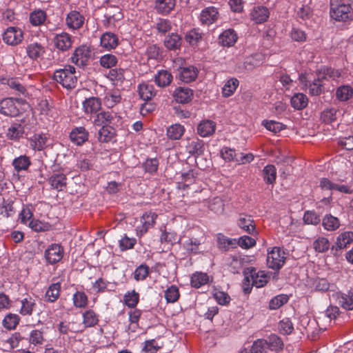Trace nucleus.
I'll use <instances>...</instances> for the list:
<instances>
[{
    "mask_svg": "<svg viewBox=\"0 0 353 353\" xmlns=\"http://www.w3.org/2000/svg\"><path fill=\"white\" fill-rule=\"evenodd\" d=\"M316 78L313 81H307L305 77H301V81L304 84L305 90L311 96H319L323 91V80L335 79L340 76L338 70L331 68H323L316 74Z\"/></svg>",
    "mask_w": 353,
    "mask_h": 353,
    "instance_id": "1",
    "label": "nucleus"
},
{
    "mask_svg": "<svg viewBox=\"0 0 353 353\" xmlns=\"http://www.w3.org/2000/svg\"><path fill=\"white\" fill-rule=\"evenodd\" d=\"M330 15L336 21H351L353 20V8L344 0H330Z\"/></svg>",
    "mask_w": 353,
    "mask_h": 353,
    "instance_id": "2",
    "label": "nucleus"
},
{
    "mask_svg": "<svg viewBox=\"0 0 353 353\" xmlns=\"http://www.w3.org/2000/svg\"><path fill=\"white\" fill-rule=\"evenodd\" d=\"M78 78L79 75L76 68L70 65H65L63 68L56 70L53 75V79L68 90H71L76 87Z\"/></svg>",
    "mask_w": 353,
    "mask_h": 353,
    "instance_id": "3",
    "label": "nucleus"
},
{
    "mask_svg": "<svg viewBox=\"0 0 353 353\" xmlns=\"http://www.w3.org/2000/svg\"><path fill=\"white\" fill-rule=\"evenodd\" d=\"M23 101L13 97H7L0 101V113L6 117H15L22 112Z\"/></svg>",
    "mask_w": 353,
    "mask_h": 353,
    "instance_id": "4",
    "label": "nucleus"
},
{
    "mask_svg": "<svg viewBox=\"0 0 353 353\" xmlns=\"http://www.w3.org/2000/svg\"><path fill=\"white\" fill-rule=\"evenodd\" d=\"M243 284L251 285L256 288H262L268 282L269 276L265 271H258L254 268H247L244 271Z\"/></svg>",
    "mask_w": 353,
    "mask_h": 353,
    "instance_id": "5",
    "label": "nucleus"
},
{
    "mask_svg": "<svg viewBox=\"0 0 353 353\" xmlns=\"http://www.w3.org/2000/svg\"><path fill=\"white\" fill-rule=\"evenodd\" d=\"M287 253L283 248L274 247L271 250L268 251L267 265L269 268L279 271L284 265Z\"/></svg>",
    "mask_w": 353,
    "mask_h": 353,
    "instance_id": "6",
    "label": "nucleus"
},
{
    "mask_svg": "<svg viewBox=\"0 0 353 353\" xmlns=\"http://www.w3.org/2000/svg\"><path fill=\"white\" fill-rule=\"evenodd\" d=\"M157 214L152 211H148L143 214L140 218V224L136 227V235L142 237L153 228L156 223Z\"/></svg>",
    "mask_w": 353,
    "mask_h": 353,
    "instance_id": "7",
    "label": "nucleus"
},
{
    "mask_svg": "<svg viewBox=\"0 0 353 353\" xmlns=\"http://www.w3.org/2000/svg\"><path fill=\"white\" fill-rule=\"evenodd\" d=\"M91 57V50L85 45L77 48L71 57V61L78 66H85Z\"/></svg>",
    "mask_w": 353,
    "mask_h": 353,
    "instance_id": "8",
    "label": "nucleus"
},
{
    "mask_svg": "<svg viewBox=\"0 0 353 353\" xmlns=\"http://www.w3.org/2000/svg\"><path fill=\"white\" fill-rule=\"evenodd\" d=\"M64 249L59 243L50 245L44 252V257L47 263L54 265L59 262L63 257Z\"/></svg>",
    "mask_w": 353,
    "mask_h": 353,
    "instance_id": "9",
    "label": "nucleus"
},
{
    "mask_svg": "<svg viewBox=\"0 0 353 353\" xmlns=\"http://www.w3.org/2000/svg\"><path fill=\"white\" fill-rule=\"evenodd\" d=\"M23 39V31L17 27H9L3 32V41L10 46H17L19 44Z\"/></svg>",
    "mask_w": 353,
    "mask_h": 353,
    "instance_id": "10",
    "label": "nucleus"
},
{
    "mask_svg": "<svg viewBox=\"0 0 353 353\" xmlns=\"http://www.w3.org/2000/svg\"><path fill=\"white\" fill-rule=\"evenodd\" d=\"M53 42L54 47L58 50L65 52L72 48L74 42V37L70 34L63 32L60 34H57L54 36Z\"/></svg>",
    "mask_w": 353,
    "mask_h": 353,
    "instance_id": "11",
    "label": "nucleus"
},
{
    "mask_svg": "<svg viewBox=\"0 0 353 353\" xmlns=\"http://www.w3.org/2000/svg\"><path fill=\"white\" fill-rule=\"evenodd\" d=\"M264 61V57L261 54L255 53L246 57L243 63L238 65V72L243 70L252 71L255 68L261 65Z\"/></svg>",
    "mask_w": 353,
    "mask_h": 353,
    "instance_id": "12",
    "label": "nucleus"
},
{
    "mask_svg": "<svg viewBox=\"0 0 353 353\" xmlns=\"http://www.w3.org/2000/svg\"><path fill=\"white\" fill-rule=\"evenodd\" d=\"M236 223L237 225L244 232L251 235L256 234V225L251 215L239 214Z\"/></svg>",
    "mask_w": 353,
    "mask_h": 353,
    "instance_id": "13",
    "label": "nucleus"
},
{
    "mask_svg": "<svg viewBox=\"0 0 353 353\" xmlns=\"http://www.w3.org/2000/svg\"><path fill=\"white\" fill-rule=\"evenodd\" d=\"M117 114L113 111H102L97 114L94 119V124L97 126H110L114 123Z\"/></svg>",
    "mask_w": 353,
    "mask_h": 353,
    "instance_id": "14",
    "label": "nucleus"
},
{
    "mask_svg": "<svg viewBox=\"0 0 353 353\" xmlns=\"http://www.w3.org/2000/svg\"><path fill=\"white\" fill-rule=\"evenodd\" d=\"M142 314L143 311L137 308L130 309L128 312L129 324L126 328L127 332L134 333L140 328L139 320Z\"/></svg>",
    "mask_w": 353,
    "mask_h": 353,
    "instance_id": "15",
    "label": "nucleus"
},
{
    "mask_svg": "<svg viewBox=\"0 0 353 353\" xmlns=\"http://www.w3.org/2000/svg\"><path fill=\"white\" fill-rule=\"evenodd\" d=\"M83 112L87 114L98 113L101 108V101L99 97L86 98L82 103Z\"/></svg>",
    "mask_w": 353,
    "mask_h": 353,
    "instance_id": "16",
    "label": "nucleus"
},
{
    "mask_svg": "<svg viewBox=\"0 0 353 353\" xmlns=\"http://www.w3.org/2000/svg\"><path fill=\"white\" fill-rule=\"evenodd\" d=\"M193 90L186 87H178L173 93V97L179 103H188L193 99Z\"/></svg>",
    "mask_w": 353,
    "mask_h": 353,
    "instance_id": "17",
    "label": "nucleus"
},
{
    "mask_svg": "<svg viewBox=\"0 0 353 353\" xmlns=\"http://www.w3.org/2000/svg\"><path fill=\"white\" fill-rule=\"evenodd\" d=\"M353 243V232L345 231L341 232L336 237L335 243L332 247V250L336 251L345 249L348 245Z\"/></svg>",
    "mask_w": 353,
    "mask_h": 353,
    "instance_id": "18",
    "label": "nucleus"
},
{
    "mask_svg": "<svg viewBox=\"0 0 353 353\" xmlns=\"http://www.w3.org/2000/svg\"><path fill=\"white\" fill-rule=\"evenodd\" d=\"M219 12L214 6H210L203 9L200 14V21L202 24L207 26L216 22L219 19Z\"/></svg>",
    "mask_w": 353,
    "mask_h": 353,
    "instance_id": "19",
    "label": "nucleus"
},
{
    "mask_svg": "<svg viewBox=\"0 0 353 353\" xmlns=\"http://www.w3.org/2000/svg\"><path fill=\"white\" fill-rule=\"evenodd\" d=\"M173 80L172 73L167 70H159L154 76V82L161 88L169 86Z\"/></svg>",
    "mask_w": 353,
    "mask_h": 353,
    "instance_id": "20",
    "label": "nucleus"
},
{
    "mask_svg": "<svg viewBox=\"0 0 353 353\" xmlns=\"http://www.w3.org/2000/svg\"><path fill=\"white\" fill-rule=\"evenodd\" d=\"M199 74V70L193 65H188L180 68L179 73V79L188 83L196 80Z\"/></svg>",
    "mask_w": 353,
    "mask_h": 353,
    "instance_id": "21",
    "label": "nucleus"
},
{
    "mask_svg": "<svg viewBox=\"0 0 353 353\" xmlns=\"http://www.w3.org/2000/svg\"><path fill=\"white\" fill-rule=\"evenodd\" d=\"M84 17L80 12L75 10L70 12L65 19L68 27L72 30L81 28L84 23Z\"/></svg>",
    "mask_w": 353,
    "mask_h": 353,
    "instance_id": "22",
    "label": "nucleus"
},
{
    "mask_svg": "<svg viewBox=\"0 0 353 353\" xmlns=\"http://www.w3.org/2000/svg\"><path fill=\"white\" fill-rule=\"evenodd\" d=\"M49 182L52 188L57 191H61L66 187L67 177L64 173L56 172V170H53V172L49 179Z\"/></svg>",
    "mask_w": 353,
    "mask_h": 353,
    "instance_id": "23",
    "label": "nucleus"
},
{
    "mask_svg": "<svg viewBox=\"0 0 353 353\" xmlns=\"http://www.w3.org/2000/svg\"><path fill=\"white\" fill-rule=\"evenodd\" d=\"M19 302L21 307L19 310V313L22 316H32L37 307L36 301L32 297L27 296L21 299Z\"/></svg>",
    "mask_w": 353,
    "mask_h": 353,
    "instance_id": "24",
    "label": "nucleus"
},
{
    "mask_svg": "<svg viewBox=\"0 0 353 353\" xmlns=\"http://www.w3.org/2000/svg\"><path fill=\"white\" fill-rule=\"evenodd\" d=\"M88 137L89 133L84 127L75 128L70 134L71 141L77 145H81L88 141Z\"/></svg>",
    "mask_w": 353,
    "mask_h": 353,
    "instance_id": "25",
    "label": "nucleus"
},
{
    "mask_svg": "<svg viewBox=\"0 0 353 353\" xmlns=\"http://www.w3.org/2000/svg\"><path fill=\"white\" fill-rule=\"evenodd\" d=\"M101 45L108 50L115 49L119 44V39L117 34L111 32L103 33L100 39Z\"/></svg>",
    "mask_w": 353,
    "mask_h": 353,
    "instance_id": "26",
    "label": "nucleus"
},
{
    "mask_svg": "<svg viewBox=\"0 0 353 353\" xmlns=\"http://www.w3.org/2000/svg\"><path fill=\"white\" fill-rule=\"evenodd\" d=\"M238 36L233 29L224 30L219 37V43L225 47L233 46L237 41Z\"/></svg>",
    "mask_w": 353,
    "mask_h": 353,
    "instance_id": "27",
    "label": "nucleus"
},
{
    "mask_svg": "<svg viewBox=\"0 0 353 353\" xmlns=\"http://www.w3.org/2000/svg\"><path fill=\"white\" fill-rule=\"evenodd\" d=\"M216 123L212 120H203L197 126V133L202 137L212 135L216 130Z\"/></svg>",
    "mask_w": 353,
    "mask_h": 353,
    "instance_id": "28",
    "label": "nucleus"
},
{
    "mask_svg": "<svg viewBox=\"0 0 353 353\" xmlns=\"http://www.w3.org/2000/svg\"><path fill=\"white\" fill-rule=\"evenodd\" d=\"M176 6V0H156L154 9L162 15H168L174 10Z\"/></svg>",
    "mask_w": 353,
    "mask_h": 353,
    "instance_id": "29",
    "label": "nucleus"
},
{
    "mask_svg": "<svg viewBox=\"0 0 353 353\" xmlns=\"http://www.w3.org/2000/svg\"><path fill=\"white\" fill-rule=\"evenodd\" d=\"M251 19L256 23H262L267 21L270 16L268 9L264 6L254 7L250 13Z\"/></svg>",
    "mask_w": 353,
    "mask_h": 353,
    "instance_id": "30",
    "label": "nucleus"
},
{
    "mask_svg": "<svg viewBox=\"0 0 353 353\" xmlns=\"http://www.w3.org/2000/svg\"><path fill=\"white\" fill-rule=\"evenodd\" d=\"M185 148L187 152L193 156L203 154L205 149L203 141L199 139H188Z\"/></svg>",
    "mask_w": 353,
    "mask_h": 353,
    "instance_id": "31",
    "label": "nucleus"
},
{
    "mask_svg": "<svg viewBox=\"0 0 353 353\" xmlns=\"http://www.w3.org/2000/svg\"><path fill=\"white\" fill-rule=\"evenodd\" d=\"M122 99L119 90H110L105 92L103 103L108 108H112L119 103Z\"/></svg>",
    "mask_w": 353,
    "mask_h": 353,
    "instance_id": "32",
    "label": "nucleus"
},
{
    "mask_svg": "<svg viewBox=\"0 0 353 353\" xmlns=\"http://www.w3.org/2000/svg\"><path fill=\"white\" fill-rule=\"evenodd\" d=\"M61 284L60 282L52 283L45 293V301L48 303H54L60 296Z\"/></svg>",
    "mask_w": 353,
    "mask_h": 353,
    "instance_id": "33",
    "label": "nucleus"
},
{
    "mask_svg": "<svg viewBox=\"0 0 353 353\" xmlns=\"http://www.w3.org/2000/svg\"><path fill=\"white\" fill-rule=\"evenodd\" d=\"M3 83L7 85L16 94L25 95L26 93V87L21 83L18 78L10 77L3 79Z\"/></svg>",
    "mask_w": 353,
    "mask_h": 353,
    "instance_id": "34",
    "label": "nucleus"
},
{
    "mask_svg": "<svg viewBox=\"0 0 353 353\" xmlns=\"http://www.w3.org/2000/svg\"><path fill=\"white\" fill-rule=\"evenodd\" d=\"M30 145L34 150L41 151L47 146L48 137L45 134H35L30 139Z\"/></svg>",
    "mask_w": 353,
    "mask_h": 353,
    "instance_id": "35",
    "label": "nucleus"
},
{
    "mask_svg": "<svg viewBox=\"0 0 353 353\" xmlns=\"http://www.w3.org/2000/svg\"><path fill=\"white\" fill-rule=\"evenodd\" d=\"M28 56L32 60H37L43 57L46 52L45 47L41 44L34 42L30 43L26 48Z\"/></svg>",
    "mask_w": 353,
    "mask_h": 353,
    "instance_id": "36",
    "label": "nucleus"
},
{
    "mask_svg": "<svg viewBox=\"0 0 353 353\" xmlns=\"http://www.w3.org/2000/svg\"><path fill=\"white\" fill-rule=\"evenodd\" d=\"M138 91L140 97L143 101L151 100L157 94V91L152 85L147 83H142L138 86Z\"/></svg>",
    "mask_w": 353,
    "mask_h": 353,
    "instance_id": "37",
    "label": "nucleus"
},
{
    "mask_svg": "<svg viewBox=\"0 0 353 353\" xmlns=\"http://www.w3.org/2000/svg\"><path fill=\"white\" fill-rule=\"evenodd\" d=\"M185 132V128L179 123H174L167 128L166 135L170 140H179Z\"/></svg>",
    "mask_w": 353,
    "mask_h": 353,
    "instance_id": "38",
    "label": "nucleus"
},
{
    "mask_svg": "<svg viewBox=\"0 0 353 353\" xmlns=\"http://www.w3.org/2000/svg\"><path fill=\"white\" fill-rule=\"evenodd\" d=\"M29 19L33 26H39L45 24L47 20V14L43 10L37 9L30 14Z\"/></svg>",
    "mask_w": 353,
    "mask_h": 353,
    "instance_id": "39",
    "label": "nucleus"
},
{
    "mask_svg": "<svg viewBox=\"0 0 353 353\" xmlns=\"http://www.w3.org/2000/svg\"><path fill=\"white\" fill-rule=\"evenodd\" d=\"M322 225L327 231L336 230L341 225L339 219L332 214H326L322 219Z\"/></svg>",
    "mask_w": 353,
    "mask_h": 353,
    "instance_id": "40",
    "label": "nucleus"
},
{
    "mask_svg": "<svg viewBox=\"0 0 353 353\" xmlns=\"http://www.w3.org/2000/svg\"><path fill=\"white\" fill-rule=\"evenodd\" d=\"M83 324L85 327H92L99 323V316L92 310H88L82 314Z\"/></svg>",
    "mask_w": 353,
    "mask_h": 353,
    "instance_id": "41",
    "label": "nucleus"
},
{
    "mask_svg": "<svg viewBox=\"0 0 353 353\" xmlns=\"http://www.w3.org/2000/svg\"><path fill=\"white\" fill-rule=\"evenodd\" d=\"M209 281L208 274L201 272H196L191 276L190 283L192 287L199 288Z\"/></svg>",
    "mask_w": 353,
    "mask_h": 353,
    "instance_id": "42",
    "label": "nucleus"
},
{
    "mask_svg": "<svg viewBox=\"0 0 353 353\" xmlns=\"http://www.w3.org/2000/svg\"><path fill=\"white\" fill-rule=\"evenodd\" d=\"M352 95L353 88L348 85H341L336 90V97L340 101H347Z\"/></svg>",
    "mask_w": 353,
    "mask_h": 353,
    "instance_id": "43",
    "label": "nucleus"
},
{
    "mask_svg": "<svg viewBox=\"0 0 353 353\" xmlns=\"http://www.w3.org/2000/svg\"><path fill=\"white\" fill-rule=\"evenodd\" d=\"M290 102L294 109L303 110L307 105L308 99L303 93H296L292 97Z\"/></svg>",
    "mask_w": 353,
    "mask_h": 353,
    "instance_id": "44",
    "label": "nucleus"
},
{
    "mask_svg": "<svg viewBox=\"0 0 353 353\" xmlns=\"http://www.w3.org/2000/svg\"><path fill=\"white\" fill-rule=\"evenodd\" d=\"M182 43V39L180 35L176 33L169 34L164 41L165 46L169 50L179 49Z\"/></svg>",
    "mask_w": 353,
    "mask_h": 353,
    "instance_id": "45",
    "label": "nucleus"
},
{
    "mask_svg": "<svg viewBox=\"0 0 353 353\" xmlns=\"http://www.w3.org/2000/svg\"><path fill=\"white\" fill-rule=\"evenodd\" d=\"M239 85V81L236 78L228 79L222 88V94L225 97L232 96Z\"/></svg>",
    "mask_w": 353,
    "mask_h": 353,
    "instance_id": "46",
    "label": "nucleus"
},
{
    "mask_svg": "<svg viewBox=\"0 0 353 353\" xmlns=\"http://www.w3.org/2000/svg\"><path fill=\"white\" fill-rule=\"evenodd\" d=\"M139 301V294L135 290L128 291L123 296V302L130 309H135Z\"/></svg>",
    "mask_w": 353,
    "mask_h": 353,
    "instance_id": "47",
    "label": "nucleus"
},
{
    "mask_svg": "<svg viewBox=\"0 0 353 353\" xmlns=\"http://www.w3.org/2000/svg\"><path fill=\"white\" fill-rule=\"evenodd\" d=\"M312 246L315 252L323 253L329 250L330 243L327 238L319 236L313 241Z\"/></svg>",
    "mask_w": 353,
    "mask_h": 353,
    "instance_id": "48",
    "label": "nucleus"
},
{
    "mask_svg": "<svg viewBox=\"0 0 353 353\" xmlns=\"http://www.w3.org/2000/svg\"><path fill=\"white\" fill-rule=\"evenodd\" d=\"M73 305L77 308H85L88 304V298L83 291H77L72 296Z\"/></svg>",
    "mask_w": 353,
    "mask_h": 353,
    "instance_id": "49",
    "label": "nucleus"
},
{
    "mask_svg": "<svg viewBox=\"0 0 353 353\" xmlns=\"http://www.w3.org/2000/svg\"><path fill=\"white\" fill-rule=\"evenodd\" d=\"M20 317L17 314L9 313L4 317L3 320V325L7 330H14L19 325Z\"/></svg>",
    "mask_w": 353,
    "mask_h": 353,
    "instance_id": "50",
    "label": "nucleus"
},
{
    "mask_svg": "<svg viewBox=\"0 0 353 353\" xmlns=\"http://www.w3.org/2000/svg\"><path fill=\"white\" fill-rule=\"evenodd\" d=\"M98 132V139L100 142L108 143L112 141L114 136V129L110 126H101Z\"/></svg>",
    "mask_w": 353,
    "mask_h": 353,
    "instance_id": "51",
    "label": "nucleus"
},
{
    "mask_svg": "<svg viewBox=\"0 0 353 353\" xmlns=\"http://www.w3.org/2000/svg\"><path fill=\"white\" fill-rule=\"evenodd\" d=\"M201 244V241L198 239L189 238L184 241L183 247L188 253L196 254L199 253Z\"/></svg>",
    "mask_w": 353,
    "mask_h": 353,
    "instance_id": "52",
    "label": "nucleus"
},
{
    "mask_svg": "<svg viewBox=\"0 0 353 353\" xmlns=\"http://www.w3.org/2000/svg\"><path fill=\"white\" fill-rule=\"evenodd\" d=\"M125 70L123 68H112L107 74V78L114 83H122L125 80Z\"/></svg>",
    "mask_w": 353,
    "mask_h": 353,
    "instance_id": "53",
    "label": "nucleus"
},
{
    "mask_svg": "<svg viewBox=\"0 0 353 353\" xmlns=\"http://www.w3.org/2000/svg\"><path fill=\"white\" fill-rule=\"evenodd\" d=\"M202 35V32H201L199 29L194 28L185 34V41L190 46H194L201 41Z\"/></svg>",
    "mask_w": 353,
    "mask_h": 353,
    "instance_id": "54",
    "label": "nucleus"
},
{
    "mask_svg": "<svg viewBox=\"0 0 353 353\" xmlns=\"http://www.w3.org/2000/svg\"><path fill=\"white\" fill-rule=\"evenodd\" d=\"M267 345H268V350L271 351H279L283 348V343L280 337L276 334H271L269 337L265 339Z\"/></svg>",
    "mask_w": 353,
    "mask_h": 353,
    "instance_id": "55",
    "label": "nucleus"
},
{
    "mask_svg": "<svg viewBox=\"0 0 353 353\" xmlns=\"http://www.w3.org/2000/svg\"><path fill=\"white\" fill-rule=\"evenodd\" d=\"M263 180L268 184H273L276 178V169L273 165H267L263 170Z\"/></svg>",
    "mask_w": 353,
    "mask_h": 353,
    "instance_id": "56",
    "label": "nucleus"
},
{
    "mask_svg": "<svg viewBox=\"0 0 353 353\" xmlns=\"http://www.w3.org/2000/svg\"><path fill=\"white\" fill-rule=\"evenodd\" d=\"M24 132L23 126L21 124H13L8 130L7 137L13 141L19 140L22 137Z\"/></svg>",
    "mask_w": 353,
    "mask_h": 353,
    "instance_id": "57",
    "label": "nucleus"
},
{
    "mask_svg": "<svg viewBox=\"0 0 353 353\" xmlns=\"http://www.w3.org/2000/svg\"><path fill=\"white\" fill-rule=\"evenodd\" d=\"M99 63L101 67L112 69L118 63L117 57L112 54H106L101 57Z\"/></svg>",
    "mask_w": 353,
    "mask_h": 353,
    "instance_id": "58",
    "label": "nucleus"
},
{
    "mask_svg": "<svg viewBox=\"0 0 353 353\" xmlns=\"http://www.w3.org/2000/svg\"><path fill=\"white\" fill-rule=\"evenodd\" d=\"M30 164V158L27 156H20L12 161V165L17 172L28 170Z\"/></svg>",
    "mask_w": 353,
    "mask_h": 353,
    "instance_id": "59",
    "label": "nucleus"
},
{
    "mask_svg": "<svg viewBox=\"0 0 353 353\" xmlns=\"http://www.w3.org/2000/svg\"><path fill=\"white\" fill-rule=\"evenodd\" d=\"M288 301L289 297L288 295L283 294L277 295L270 300L269 303V307L270 310H277L285 303H288Z\"/></svg>",
    "mask_w": 353,
    "mask_h": 353,
    "instance_id": "60",
    "label": "nucleus"
},
{
    "mask_svg": "<svg viewBox=\"0 0 353 353\" xmlns=\"http://www.w3.org/2000/svg\"><path fill=\"white\" fill-rule=\"evenodd\" d=\"M43 332L39 330H33L30 332L29 342L35 346L41 345L44 342Z\"/></svg>",
    "mask_w": 353,
    "mask_h": 353,
    "instance_id": "61",
    "label": "nucleus"
},
{
    "mask_svg": "<svg viewBox=\"0 0 353 353\" xmlns=\"http://www.w3.org/2000/svg\"><path fill=\"white\" fill-rule=\"evenodd\" d=\"M179 296V290L176 285H171L165 291V298L168 303L177 301Z\"/></svg>",
    "mask_w": 353,
    "mask_h": 353,
    "instance_id": "62",
    "label": "nucleus"
},
{
    "mask_svg": "<svg viewBox=\"0 0 353 353\" xmlns=\"http://www.w3.org/2000/svg\"><path fill=\"white\" fill-rule=\"evenodd\" d=\"M161 348L155 339L147 340L143 343L142 352L143 353H157Z\"/></svg>",
    "mask_w": 353,
    "mask_h": 353,
    "instance_id": "63",
    "label": "nucleus"
},
{
    "mask_svg": "<svg viewBox=\"0 0 353 353\" xmlns=\"http://www.w3.org/2000/svg\"><path fill=\"white\" fill-rule=\"evenodd\" d=\"M268 345L263 339H257L252 345V353H268Z\"/></svg>",
    "mask_w": 353,
    "mask_h": 353,
    "instance_id": "64",
    "label": "nucleus"
}]
</instances>
